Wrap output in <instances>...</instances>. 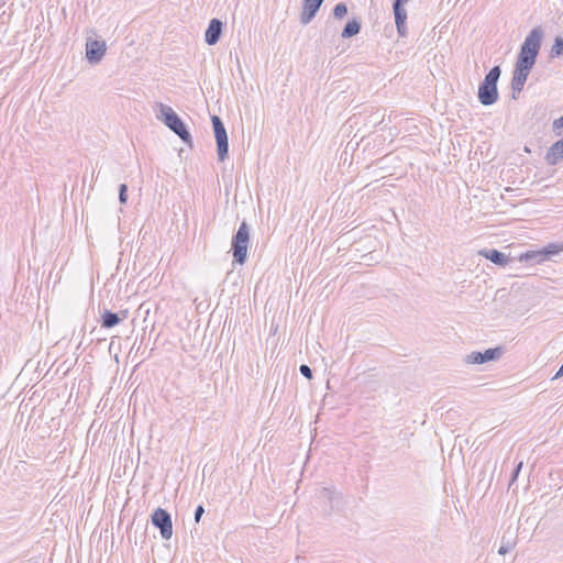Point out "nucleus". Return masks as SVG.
<instances>
[{"mask_svg": "<svg viewBox=\"0 0 563 563\" xmlns=\"http://www.w3.org/2000/svg\"><path fill=\"white\" fill-rule=\"evenodd\" d=\"M543 31L540 26L532 29L520 46L516 63L533 67L542 44Z\"/></svg>", "mask_w": 563, "mask_h": 563, "instance_id": "f257e3e1", "label": "nucleus"}, {"mask_svg": "<svg viewBox=\"0 0 563 563\" xmlns=\"http://www.w3.org/2000/svg\"><path fill=\"white\" fill-rule=\"evenodd\" d=\"M158 108L159 113L156 114L157 120L162 121L185 144L192 146L191 134L180 117L169 106L162 102L158 103Z\"/></svg>", "mask_w": 563, "mask_h": 563, "instance_id": "f03ea898", "label": "nucleus"}, {"mask_svg": "<svg viewBox=\"0 0 563 563\" xmlns=\"http://www.w3.org/2000/svg\"><path fill=\"white\" fill-rule=\"evenodd\" d=\"M501 75L500 66H494L478 86V100L483 106H492L498 100L497 82Z\"/></svg>", "mask_w": 563, "mask_h": 563, "instance_id": "7ed1b4c3", "label": "nucleus"}, {"mask_svg": "<svg viewBox=\"0 0 563 563\" xmlns=\"http://www.w3.org/2000/svg\"><path fill=\"white\" fill-rule=\"evenodd\" d=\"M250 243V228L246 221H242L238 231L232 238L231 251L233 263L243 265L247 260V249Z\"/></svg>", "mask_w": 563, "mask_h": 563, "instance_id": "20e7f679", "label": "nucleus"}, {"mask_svg": "<svg viewBox=\"0 0 563 563\" xmlns=\"http://www.w3.org/2000/svg\"><path fill=\"white\" fill-rule=\"evenodd\" d=\"M211 123L214 132L218 159L224 162L229 156V140L227 130L220 117L212 115Z\"/></svg>", "mask_w": 563, "mask_h": 563, "instance_id": "39448f33", "label": "nucleus"}, {"mask_svg": "<svg viewBox=\"0 0 563 563\" xmlns=\"http://www.w3.org/2000/svg\"><path fill=\"white\" fill-rule=\"evenodd\" d=\"M152 525L159 529L163 539L168 540L173 534V522L169 512L161 507L151 516Z\"/></svg>", "mask_w": 563, "mask_h": 563, "instance_id": "423d86ee", "label": "nucleus"}, {"mask_svg": "<svg viewBox=\"0 0 563 563\" xmlns=\"http://www.w3.org/2000/svg\"><path fill=\"white\" fill-rule=\"evenodd\" d=\"M533 67L531 66H525L521 64L516 63L515 68L512 71V78H511V96L512 99H517L518 96L523 90L525 84L529 77V74Z\"/></svg>", "mask_w": 563, "mask_h": 563, "instance_id": "0eeeda50", "label": "nucleus"}, {"mask_svg": "<svg viewBox=\"0 0 563 563\" xmlns=\"http://www.w3.org/2000/svg\"><path fill=\"white\" fill-rule=\"evenodd\" d=\"M503 354V347H492L484 352L474 351L467 354L464 358L466 364H484L490 361L498 360Z\"/></svg>", "mask_w": 563, "mask_h": 563, "instance_id": "6e6552de", "label": "nucleus"}, {"mask_svg": "<svg viewBox=\"0 0 563 563\" xmlns=\"http://www.w3.org/2000/svg\"><path fill=\"white\" fill-rule=\"evenodd\" d=\"M409 0H394L393 3V10L395 15V24L397 29V33L400 37L407 36V11L404 8L405 3H407Z\"/></svg>", "mask_w": 563, "mask_h": 563, "instance_id": "1a4fd4ad", "label": "nucleus"}, {"mask_svg": "<svg viewBox=\"0 0 563 563\" xmlns=\"http://www.w3.org/2000/svg\"><path fill=\"white\" fill-rule=\"evenodd\" d=\"M107 45L104 41L88 40L86 43V58L90 64L99 63L104 56Z\"/></svg>", "mask_w": 563, "mask_h": 563, "instance_id": "9d476101", "label": "nucleus"}, {"mask_svg": "<svg viewBox=\"0 0 563 563\" xmlns=\"http://www.w3.org/2000/svg\"><path fill=\"white\" fill-rule=\"evenodd\" d=\"M324 0H303L300 22L303 25L309 24L317 15Z\"/></svg>", "mask_w": 563, "mask_h": 563, "instance_id": "9b49d317", "label": "nucleus"}, {"mask_svg": "<svg viewBox=\"0 0 563 563\" xmlns=\"http://www.w3.org/2000/svg\"><path fill=\"white\" fill-rule=\"evenodd\" d=\"M223 23L219 19H211L205 33V41L208 45H216L222 35Z\"/></svg>", "mask_w": 563, "mask_h": 563, "instance_id": "f8f14e48", "label": "nucleus"}, {"mask_svg": "<svg viewBox=\"0 0 563 563\" xmlns=\"http://www.w3.org/2000/svg\"><path fill=\"white\" fill-rule=\"evenodd\" d=\"M478 254L500 267H505L511 261L508 255L496 249H484L478 251Z\"/></svg>", "mask_w": 563, "mask_h": 563, "instance_id": "ddd939ff", "label": "nucleus"}, {"mask_svg": "<svg viewBox=\"0 0 563 563\" xmlns=\"http://www.w3.org/2000/svg\"><path fill=\"white\" fill-rule=\"evenodd\" d=\"M563 159V137L553 143L547 154L545 161L549 165H556Z\"/></svg>", "mask_w": 563, "mask_h": 563, "instance_id": "4468645a", "label": "nucleus"}, {"mask_svg": "<svg viewBox=\"0 0 563 563\" xmlns=\"http://www.w3.org/2000/svg\"><path fill=\"white\" fill-rule=\"evenodd\" d=\"M122 321V318L119 313L112 312L108 309H104L101 314V327L106 329L113 328L118 325Z\"/></svg>", "mask_w": 563, "mask_h": 563, "instance_id": "2eb2a0df", "label": "nucleus"}, {"mask_svg": "<svg viewBox=\"0 0 563 563\" xmlns=\"http://www.w3.org/2000/svg\"><path fill=\"white\" fill-rule=\"evenodd\" d=\"M361 27H362L361 21L358 19L354 18L345 24V26L341 33V36L343 38L353 37L360 33Z\"/></svg>", "mask_w": 563, "mask_h": 563, "instance_id": "dca6fc26", "label": "nucleus"}, {"mask_svg": "<svg viewBox=\"0 0 563 563\" xmlns=\"http://www.w3.org/2000/svg\"><path fill=\"white\" fill-rule=\"evenodd\" d=\"M519 260L521 262H528L531 264H540L545 261L544 255L541 254L540 251H528L520 255Z\"/></svg>", "mask_w": 563, "mask_h": 563, "instance_id": "f3484780", "label": "nucleus"}, {"mask_svg": "<svg viewBox=\"0 0 563 563\" xmlns=\"http://www.w3.org/2000/svg\"><path fill=\"white\" fill-rule=\"evenodd\" d=\"M563 251V245L556 243H550L541 250V254L544 255L545 261L552 256L558 255Z\"/></svg>", "mask_w": 563, "mask_h": 563, "instance_id": "a211bd4d", "label": "nucleus"}, {"mask_svg": "<svg viewBox=\"0 0 563 563\" xmlns=\"http://www.w3.org/2000/svg\"><path fill=\"white\" fill-rule=\"evenodd\" d=\"M551 56L552 57L563 56V38L562 37H556L554 40V43L551 47Z\"/></svg>", "mask_w": 563, "mask_h": 563, "instance_id": "6ab92c4d", "label": "nucleus"}, {"mask_svg": "<svg viewBox=\"0 0 563 563\" xmlns=\"http://www.w3.org/2000/svg\"><path fill=\"white\" fill-rule=\"evenodd\" d=\"M347 14V7L344 2L335 4L333 8V16L335 19H343Z\"/></svg>", "mask_w": 563, "mask_h": 563, "instance_id": "aec40b11", "label": "nucleus"}, {"mask_svg": "<svg viewBox=\"0 0 563 563\" xmlns=\"http://www.w3.org/2000/svg\"><path fill=\"white\" fill-rule=\"evenodd\" d=\"M515 547V542L512 541H507L505 542V537L503 538V543L498 550V553L500 555H505L506 553H508L512 548Z\"/></svg>", "mask_w": 563, "mask_h": 563, "instance_id": "412c9836", "label": "nucleus"}, {"mask_svg": "<svg viewBox=\"0 0 563 563\" xmlns=\"http://www.w3.org/2000/svg\"><path fill=\"white\" fill-rule=\"evenodd\" d=\"M119 201L122 205L128 201V186L125 184H121L119 186Z\"/></svg>", "mask_w": 563, "mask_h": 563, "instance_id": "4be33fe9", "label": "nucleus"}, {"mask_svg": "<svg viewBox=\"0 0 563 563\" xmlns=\"http://www.w3.org/2000/svg\"><path fill=\"white\" fill-rule=\"evenodd\" d=\"M552 128H553V132L556 135H561L562 134V130H563V115H561L559 119L554 120Z\"/></svg>", "mask_w": 563, "mask_h": 563, "instance_id": "5701e85b", "label": "nucleus"}, {"mask_svg": "<svg viewBox=\"0 0 563 563\" xmlns=\"http://www.w3.org/2000/svg\"><path fill=\"white\" fill-rule=\"evenodd\" d=\"M299 372H300V374H301L303 377H306L307 379H311V378H312V376H313V375H312V369H311L308 365H306V364H301V365L299 366Z\"/></svg>", "mask_w": 563, "mask_h": 563, "instance_id": "b1692460", "label": "nucleus"}, {"mask_svg": "<svg viewBox=\"0 0 563 563\" xmlns=\"http://www.w3.org/2000/svg\"><path fill=\"white\" fill-rule=\"evenodd\" d=\"M522 465H523V463H522V461H520V462L516 465V467L514 468V471H512V473H511V477H510L509 486H511V485H512V483H515V482H516V479L518 478L519 473H520V471H521V468H522Z\"/></svg>", "mask_w": 563, "mask_h": 563, "instance_id": "393cba45", "label": "nucleus"}, {"mask_svg": "<svg viewBox=\"0 0 563 563\" xmlns=\"http://www.w3.org/2000/svg\"><path fill=\"white\" fill-rule=\"evenodd\" d=\"M205 514V508L202 505H198L195 510V521L199 522L202 515Z\"/></svg>", "mask_w": 563, "mask_h": 563, "instance_id": "a878e982", "label": "nucleus"}, {"mask_svg": "<svg viewBox=\"0 0 563 563\" xmlns=\"http://www.w3.org/2000/svg\"><path fill=\"white\" fill-rule=\"evenodd\" d=\"M118 313L122 318V320H124L128 318L129 311L126 309H124V310H120Z\"/></svg>", "mask_w": 563, "mask_h": 563, "instance_id": "bb28decb", "label": "nucleus"}]
</instances>
